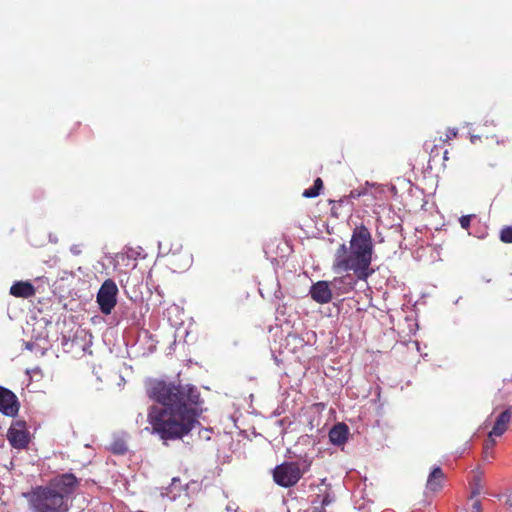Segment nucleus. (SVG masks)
I'll return each instance as SVG.
<instances>
[{
    "label": "nucleus",
    "mask_w": 512,
    "mask_h": 512,
    "mask_svg": "<svg viewBox=\"0 0 512 512\" xmlns=\"http://www.w3.org/2000/svg\"><path fill=\"white\" fill-rule=\"evenodd\" d=\"M152 405L147 414L152 433L163 441L182 439L200 425V393L195 386L155 380L147 389Z\"/></svg>",
    "instance_id": "1"
},
{
    "label": "nucleus",
    "mask_w": 512,
    "mask_h": 512,
    "mask_svg": "<svg viewBox=\"0 0 512 512\" xmlns=\"http://www.w3.org/2000/svg\"><path fill=\"white\" fill-rule=\"evenodd\" d=\"M81 480L66 472L52 477L46 484L23 493L30 512H69L71 500Z\"/></svg>",
    "instance_id": "2"
},
{
    "label": "nucleus",
    "mask_w": 512,
    "mask_h": 512,
    "mask_svg": "<svg viewBox=\"0 0 512 512\" xmlns=\"http://www.w3.org/2000/svg\"><path fill=\"white\" fill-rule=\"evenodd\" d=\"M373 254L372 236L364 225L357 226L350 240V248L341 244L335 253L333 269L336 272L353 271L359 280H366L374 272L370 268Z\"/></svg>",
    "instance_id": "3"
},
{
    "label": "nucleus",
    "mask_w": 512,
    "mask_h": 512,
    "mask_svg": "<svg viewBox=\"0 0 512 512\" xmlns=\"http://www.w3.org/2000/svg\"><path fill=\"white\" fill-rule=\"evenodd\" d=\"M309 467L310 463L302 468L297 461H284L273 469V481L280 487L291 488L299 482Z\"/></svg>",
    "instance_id": "4"
},
{
    "label": "nucleus",
    "mask_w": 512,
    "mask_h": 512,
    "mask_svg": "<svg viewBox=\"0 0 512 512\" xmlns=\"http://www.w3.org/2000/svg\"><path fill=\"white\" fill-rule=\"evenodd\" d=\"M117 295L118 287L114 280L106 279L97 293V303L103 314H111L117 304Z\"/></svg>",
    "instance_id": "5"
},
{
    "label": "nucleus",
    "mask_w": 512,
    "mask_h": 512,
    "mask_svg": "<svg viewBox=\"0 0 512 512\" xmlns=\"http://www.w3.org/2000/svg\"><path fill=\"white\" fill-rule=\"evenodd\" d=\"M10 445L18 450L25 449L30 442V434L24 420H15L7 431Z\"/></svg>",
    "instance_id": "6"
},
{
    "label": "nucleus",
    "mask_w": 512,
    "mask_h": 512,
    "mask_svg": "<svg viewBox=\"0 0 512 512\" xmlns=\"http://www.w3.org/2000/svg\"><path fill=\"white\" fill-rule=\"evenodd\" d=\"M20 403L17 396L10 390L0 387V412L9 417L18 414Z\"/></svg>",
    "instance_id": "7"
},
{
    "label": "nucleus",
    "mask_w": 512,
    "mask_h": 512,
    "mask_svg": "<svg viewBox=\"0 0 512 512\" xmlns=\"http://www.w3.org/2000/svg\"><path fill=\"white\" fill-rule=\"evenodd\" d=\"M310 295L319 304L329 303L332 299V292L326 281H318L313 284L310 289Z\"/></svg>",
    "instance_id": "8"
},
{
    "label": "nucleus",
    "mask_w": 512,
    "mask_h": 512,
    "mask_svg": "<svg viewBox=\"0 0 512 512\" xmlns=\"http://www.w3.org/2000/svg\"><path fill=\"white\" fill-rule=\"evenodd\" d=\"M334 501V496L329 488H325L321 494H317L316 498L311 502L305 512H326L325 507Z\"/></svg>",
    "instance_id": "9"
},
{
    "label": "nucleus",
    "mask_w": 512,
    "mask_h": 512,
    "mask_svg": "<svg viewBox=\"0 0 512 512\" xmlns=\"http://www.w3.org/2000/svg\"><path fill=\"white\" fill-rule=\"evenodd\" d=\"M512 418L511 408H507L504 410L496 419L495 424L492 430L489 432L491 437H500L502 436L508 428V425Z\"/></svg>",
    "instance_id": "10"
},
{
    "label": "nucleus",
    "mask_w": 512,
    "mask_h": 512,
    "mask_svg": "<svg viewBox=\"0 0 512 512\" xmlns=\"http://www.w3.org/2000/svg\"><path fill=\"white\" fill-rule=\"evenodd\" d=\"M444 480L445 474L443 470L439 466L434 467L427 478V490L439 492L443 488Z\"/></svg>",
    "instance_id": "11"
},
{
    "label": "nucleus",
    "mask_w": 512,
    "mask_h": 512,
    "mask_svg": "<svg viewBox=\"0 0 512 512\" xmlns=\"http://www.w3.org/2000/svg\"><path fill=\"white\" fill-rule=\"evenodd\" d=\"M35 293V287L28 281H17L10 287V294L17 298H30Z\"/></svg>",
    "instance_id": "12"
},
{
    "label": "nucleus",
    "mask_w": 512,
    "mask_h": 512,
    "mask_svg": "<svg viewBox=\"0 0 512 512\" xmlns=\"http://www.w3.org/2000/svg\"><path fill=\"white\" fill-rule=\"evenodd\" d=\"M348 428L343 423L336 424L329 432V439L333 444L341 445L346 442Z\"/></svg>",
    "instance_id": "13"
},
{
    "label": "nucleus",
    "mask_w": 512,
    "mask_h": 512,
    "mask_svg": "<svg viewBox=\"0 0 512 512\" xmlns=\"http://www.w3.org/2000/svg\"><path fill=\"white\" fill-rule=\"evenodd\" d=\"M356 281L350 275L334 278L332 285L335 288L342 289L343 293H347L354 289Z\"/></svg>",
    "instance_id": "14"
},
{
    "label": "nucleus",
    "mask_w": 512,
    "mask_h": 512,
    "mask_svg": "<svg viewBox=\"0 0 512 512\" xmlns=\"http://www.w3.org/2000/svg\"><path fill=\"white\" fill-rule=\"evenodd\" d=\"M441 146L443 145L439 144L438 142H434V139L425 142V150L429 152L430 155L429 161H434L435 158L439 156V147Z\"/></svg>",
    "instance_id": "15"
},
{
    "label": "nucleus",
    "mask_w": 512,
    "mask_h": 512,
    "mask_svg": "<svg viewBox=\"0 0 512 512\" xmlns=\"http://www.w3.org/2000/svg\"><path fill=\"white\" fill-rule=\"evenodd\" d=\"M110 450L114 454L123 455L127 452L128 446L123 439L118 438L111 443Z\"/></svg>",
    "instance_id": "16"
},
{
    "label": "nucleus",
    "mask_w": 512,
    "mask_h": 512,
    "mask_svg": "<svg viewBox=\"0 0 512 512\" xmlns=\"http://www.w3.org/2000/svg\"><path fill=\"white\" fill-rule=\"evenodd\" d=\"M457 136V131L455 129H447L446 132L443 135H440L439 137L434 138V142H438L439 144H446L451 139L455 138Z\"/></svg>",
    "instance_id": "17"
},
{
    "label": "nucleus",
    "mask_w": 512,
    "mask_h": 512,
    "mask_svg": "<svg viewBox=\"0 0 512 512\" xmlns=\"http://www.w3.org/2000/svg\"><path fill=\"white\" fill-rule=\"evenodd\" d=\"M494 445H495V440L493 439V437L490 438V434H489L488 439L485 441L484 448H483V454H484V458L486 460L489 457H492L491 453H492Z\"/></svg>",
    "instance_id": "18"
},
{
    "label": "nucleus",
    "mask_w": 512,
    "mask_h": 512,
    "mask_svg": "<svg viewBox=\"0 0 512 512\" xmlns=\"http://www.w3.org/2000/svg\"><path fill=\"white\" fill-rule=\"evenodd\" d=\"M190 263L191 258L187 253H185V261L182 265H177L176 257L174 254L170 258V264L174 267V269H186L187 267H189Z\"/></svg>",
    "instance_id": "19"
},
{
    "label": "nucleus",
    "mask_w": 512,
    "mask_h": 512,
    "mask_svg": "<svg viewBox=\"0 0 512 512\" xmlns=\"http://www.w3.org/2000/svg\"><path fill=\"white\" fill-rule=\"evenodd\" d=\"M500 240L504 243H512V227H505L501 230Z\"/></svg>",
    "instance_id": "20"
},
{
    "label": "nucleus",
    "mask_w": 512,
    "mask_h": 512,
    "mask_svg": "<svg viewBox=\"0 0 512 512\" xmlns=\"http://www.w3.org/2000/svg\"><path fill=\"white\" fill-rule=\"evenodd\" d=\"M345 202V199L342 198L340 200H329V204H331V214L335 217H338L337 210L339 207Z\"/></svg>",
    "instance_id": "21"
},
{
    "label": "nucleus",
    "mask_w": 512,
    "mask_h": 512,
    "mask_svg": "<svg viewBox=\"0 0 512 512\" xmlns=\"http://www.w3.org/2000/svg\"><path fill=\"white\" fill-rule=\"evenodd\" d=\"M319 194L320 193L318 192V190L314 186H312L311 188L305 189L302 193V196L305 198H315Z\"/></svg>",
    "instance_id": "22"
},
{
    "label": "nucleus",
    "mask_w": 512,
    "mask_h": 512,
    "mask_svg": "<svg viewBox=\"0 0 512 512\" xmlns=\"http://www.w3.org/2000/svg\"><path fill=\"white\" fill-rule=\"evenodd\" d=\"M471 218V215H464L460 217L459 222L463 229H468L470 227Z\"/></svg>",
    "instance_id": "23"
},
{
    "label": "nucleus",
    "mask_w": 512,
    "mask_h": 512,
    "mask_svg": "<svg viewBox=\"0 0 512 512\" xmlns=\"http://www.w3.org/2000/svg\"><path fill=\"white\" fill-rule=\"evenodd\" d=\"M365 194V191L360 190H352L348 196H345L344 199L347 201L348 199L352 198H359Z\"/></svg>",
    "instance_id": "24"
},
{
    "label": "nucleus",
    "mask_w": 512,
    "mask_h": 512,
    "mask_svg": "<svg viewBox=\"0 0 512 512\" xmlns=\"http://www.w3.org/2000/svg\"><path fill=\"white\" fill-rule=\"evenodd\" d=\"M480 492H481V486H480L479 479H478L477 482L475 483V485L472 487L471 497H475V496L479 495Z\"/></svg>",
    "instance_id": "25"
},
{
    "label": "nucleus",
    "mask_w": 512,
    "mask_h": 512,
    "mask_svg": "<svg viewBox=\"0 0 512 512\" xmlns=\"http://www.w3.org/2000/svg\"><path fill=\"white\" fill-rule=\"evenodd\" d=\"M313 186L318 190V192L320 193L321 190L323 189V181L321 178H316L315 181H314V184Z\"/></svg>",
    "instance_id": "26"
},
{
    "label": "nucleus",
    "mask_w": 512,
    "mask_h": 512,
    "mask_svg": "<svg viewBox=\"0 0 512 512\" xmlns=\"http://www.w3.org/2000/svg\"><path fill=\"white\" fill-rule=\"evenodd\" d=\"M473 512H481V502L479 500L475 501L472 505Z\"/></svg>",
    "instance_id": "27"
},
{
    "label": "nucleus",
    "mask_w": 512,
    "mask_h": 512,
    "mask_svg": "<svg viewBox=\"0 0 512 512\" xmlns=\"http://www.w3.org/2000/svg\"><path fill=\"white\" fill-rule=\"evenodd\" d=\"M71 252L74 254V255H79L81 253V250L79 249V246H72L71 247Z\"/></svg>",
    "instance_id": "28"
},
{
    "label": "nucleus",
    "mask_w": 512,
    "mask_h": 512,
    "mask_svg": "<svg viewBox=\"0 0 512 512\" xmlns=\"http://www.w3.org/2000/svg\"><path fill=\"white\" fill-rule=\"evenodd\" d=\"M506 504L512 508V492L508 495L507 497V500H506Z\"/></svg>",
    "instance_id": "29"
},
{
    "label": "nucleus",
    "mask_w": 512,
    "mask_h": 512,
    "mask_svg": "<svg viewBox=\"0 0 512 512\" xmlns=\"http://www.w3.org/2000/svg\"><path fill=\"white\" fill-rule=\"evenodd\" d=\"M476 139H480V137H479V136H476V135H472V136H471V141H472V143H475V140H476Z\"/></svg>",
    "instance_id": "30"
},
{
    "label": "nucleus",
    "mask_w": 512,
    "mask_h": 512,
    "mask_svg": "<svg viewBox=\"0 0 512 512\" xmlns=\"http://www.w3.org/2000/svg\"><path fill=\"white\" fill-rule=\"evenodd\" d=\"M447 155H448V151H447V150H445V151L443 152V159H444V160H447V159H448V156H447Z\"/></svg>",
    "instance_id": "31"
}]
</instances>
